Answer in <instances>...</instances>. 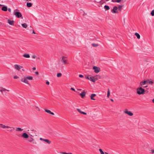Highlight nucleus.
Returning <instances> with one entry per match:
<instances>
[{
    "label": "nucleus",
    "instance_id": "f257e3e1",
    "mask_svg": "<svg viewBox=\"0 0 154 154\" xmlns=\"http://www.w3.org/2000/svg\"><path fill=\"white\" fill-rule=\"evenodd\" d=\"M137 93L139 95L143 94L145 92V90L142 87H140L137 89Z\"/></svg>",
    "mask_w": 154,
    "mask_h": 154
},
{
    "label": "nucleus",
    "instance_id": "f03ea898",
    "mask_svg": "<svg viewBox=\"0 0 154 154\" xmlns=\"http://www.w3.org/2000/svg\"><path fill=\"white\" fill-rule=\"evenodd\" d=\"M16 10H18L17 9H16V10L14 11V14L17 18H20L22 16V14L20 13L19 12H16Z\"/></svg>",
    "mask_w": 154,
    "mask_h": 154
},
{
    "label": "nucleus",
    "instance_id": "7ed1b4c3",
    "mask_svg": "<svg viewBox=\"0 0 154 154\" xmlns=\"http://www.w3.org/2000/svg\"><path fill=\"white\" fill-rule=\"evenodd\" d=\"M67 57L65 56H63L62 57L61 59V61L62 63L64 64H68L69 63L66 59Z\"/></svg>",
    "mask_w": 154,
    "mask_h": 154
},
{
    "label": "nucleus",
    "instance_id": "20e7f679",
    "mask_svg": "<svg viewBox=\"0 0 154 154\" xmlns=\"http://www.w3.org/2000/svg\"><path fill=\"white\" fill-rule=\"evenodd\" d=\"M124 112L125 113L127 114L130 116H132L133 115V114L132 112L130 111H128L127 109H125L124 110Z\"/></svg>",
    "mask_w": 154,
    "mask_h": 154
},
{
    "label": "nucleus",
    "instance_id": "39448f33",
    "mask_svg": "<svg viewBox=\"0 0 154 154\" xmlns=\"http://www.w3.org/2000/svg\"><path fill=\"white\" fill-rule=\"evenodd\" d=\"M93 69L94 70V71L96 73H98L100 71V68L94 66L93 67Z\"/></svg>",
    "mask_w": 154,
    "mask_h": 154
},
{
    "label": "nucleus",
    "instance_id": "423d86ee",
    "mask_svg": "<svg viewBox=\"0 0 154 154\" xmlns=\"http://www.w3.org/2000/svg\"><path fill=\"white\" fill-rule=\"evenodd\" d=\"M14 68L18 70H19L21 69L23 67L22 66L19 65L17 64H15L14 66Z\"/></svg>",
    "mask_w": 154,
    "mask_h": 154
},
{
    "label": "nucleus",
    "instance_id": "0eeeda50",
    "mask_svg": "<svg viewBox=\"0 0 154 154\" xmlns=\"http://www.w3.org/2000/svg\"><path fill=\"white\" fill-rule=\"evenodd\" d=\"M118 7L116 6H115L113 7V9L112 10L111 12L113 13H117L118 12L117 11L118 9Z\"/></svg>",
    "mask_w": 154,
    "mask_h": 154
},
{
    "label": "nucleus",
    "instance_id": "6e6552de",
    "mask_svg": "<svg viewBox=\"0 0 154 154\" xmlns=\"http://www.w3.org/2000/svg\"><path fill=\"white\" fill-rule=\"evenodd\" d=\"M6 128L11 129V130H8L7 131H12L14 130L15 128L13 127H11L8 126L6 125Z\"/></svg>",
    "mask_w": 154,
    "mask_h": 154
},
{
    "label": "nucleus",
    "instance_id": "1a4fd4ad",
    "mask_svg": "<svg viewBox=\"0 0 154 154\" xmlns=\"http://www.w3.org/2000/svg\"><path fill=\"white\" fill-rule=\"evenodd\" d=\"M21 81L25 83L29 84L28 81L27 80L26 77L23 78L21 79Z\"/></svg>",
    "mask_w": 154,
    "mask_h": 154
},
{
    "label": "nucleus",
    "instance_id": "9d476101",
    "mask_svg": "<svg viewBox=\"0 0 154 154\" xmlns=\"http://www.w3.org/2000/svg\"><path fill=\"white\" fill-rule=\"evenodd\" d=\"M22 137L24 138H27L29 137V135L26 133H24L22 134Z\"/></svg>",
    "mask_w": 154,
    "mask_h": 154
},
{
    "label": "nucleus",
    "instance_id": "9b49d317",
    "mask_svg": "<svg viewBox=\"0 0 154 154\" xmlns=\"http://www.w3.org/2000/svg\"><path fill=\"white\" fill-rule=\"evenodd\" d=\"M14 20H8V23L11 25L13 26L14 25Z\"/></svg>",
    "mask_w": 154,
    "mask_h": 154
},
{
    "label": "nucleus",
    "instance_id": "f8f14e48",
    "mask_svg": "<svg viewBox=\"0 0 154 154\" xmlns=\"http://www.w3.org/2000/svg\"><path fill=\"white\" fill-rule=\"evenodd\" d=\"M148 83V81H142L140 83V84L141 86H142Z\"/></svg>",
    "mask_w": 154,
    "mask_h": 154
},
{
    "label": "nucleus",
    "instance_id": "ddd939ff",
    "mask_svg": "<svg viewBox=\"0 0 154 154\" xmlns=\"http://www.w3.org/2000/svg\"><path fill=\"white\" fill-rule=\"evenodd\" d=\"M9 91V90H7L4 88H1V89H0V91L1 92V93H2V94H3V91Z\"/></svg>",
    "mask_w": 154,
    "mask_h": 154
},
{
    "label": "nucleus",
    "instance_id": "4468645a",
    "mask_svg": "<svg viewBox=\"0 0 154 154\" xmlns=\"http://www.w3.org/2000/svg\"><path fill=\"white\" fill-rule=\"evenodd\" d=\"M89 79V80H90V81H91L94 82H95L96 81L94 77L90 76Z\"/></svg>",
    "mask_w": 154,
    "mask_h": 154
},
{
    "label": "nucleus",
    "instance_id": "2eb2a0df",
    "mask_svg": "<svg viewBox=\"0 0 154 154\" xmlns=\"http://www.w3.org/2000/svg\"><path fill=\"white\" fill-rule=\"evenodd\" d=\"M96 96V94H92L91 95V99L92 100H95V99H94V97Z\"/></svg>",
    "mask_w": 154,
    "mask_h": 154
},
{
    "label": "nucleus",
    "instance_id": "dca6fc26",
    "mask_svg": "<svg viewBox=\"0 0 154 154\" xmlns=\"http://www.w3.org/2000/svg\"><path fill=\"white\" fill-rule=\"evenodd\" d=\"M85 92L84 91H83V92H82L81 94H80V95H81V97L82 98H83L85 96Z\"/></svg>",
    "mask_w": 154,
    "mask_h": 154
},
{
    "label": "nucleus",
    "instance_id": "f3484780",
    "mask_svg": "<svg viewBox=\"0 0 154 154\" xmlns=\"http://www.w3.org/2000/svg\"><path fill=\"white\" fill-rule=\"evenodd\" d=\"M23 130V129L20 128H16V130L17 131H22Z\"/></svg>",
    "mask_w": 154,
    "mask_h": 154
},
{
    "label": "nucleus",
    "instance_id": "a211bd4d",
    "mask_svg": "<svg viewBox=\"0 0 154 154\" xmlns=\"http://www.w3.org/2000/svg\"><path fill=\"white\" fill-rule=\"evenodd\" d=\"M32 3L30 2H27L26 3V6L28 7H30L32 6Z\"/></svg>",
    "mask_w": 154,
    "mask_h": 154
},
{
    "label": "nucleus",
    "instance_id": "6ab92c4d",
    "mask_svg": "<svg viewBox=\"0 0 154 154\" xmlns=\"http://www.w3.org/2000/svg\"><path fill=\"white\" fill-rule=\"evenodd\" d=\"M2 10L4 11H6L7 10V7L6 6H4L2 7Z\"/></svg>",
    "mask_w": 154,
    "mask_h": 154
},
{
    "label": "nucleus",
    "instance_id": "aec40b11",
    "mask_svg": "<svg viewBox=\"0 0 154 154\" xmlns=\"http://www.w3.org/2000/svg\"><path fill=\"white\" fill-rule=\"evenodd\" d=\"M44 141L46 142L48 144H50L51 143V141H50L49 140L47 139H45L44 140Z\"/></svg>",
    "mask_w": 154,
    "mask_h": 154
},
{
    "label": "nucleus",
    "instance_id": "412c9836",
    "mask_svg": "<svg viewBox=\"0 0 154 154\" xmlns=\"http://www.w3.org/2000/svg\"><path fill=\"white\" fill-rule=\"evenodd\" d=\"M135 35L137 36V38L139 39L140 38V35L139 34L137 33H135Z\"/></svg>",
    "mask_w": 154,
    "mask_h": 154
},
{
    "label": "nucleus",
    "instance_id": "4be33fe9",
    "mask_svg": "<svg viewBox=\"0 0 154 154\" xmlns=\"http://www.w3.org/2000/svg\"><path fill=\"white\" fill-rule=\"evenodd\" d=\"M23 56L24 57L26 58H29L30 57V55L29 54H24L23 55Z\"/></svg>",
    "mask_w": 154,
    "mask_h": 154
},
{
    "label": "nucleus",
    "instance_id": "5701e85b",
    "mask_svg": "<svg viewBox=\"0 0 154 154\" xmlns=\"http://www.w3.org/2000/svg\"><path fill=\"white\" fill-rule=\"evenodd\" d=\"M104 8L106 10H108L110 9V8L109 6L108 5H105L104 6Z\"/></svg>",
    "mask_w": 154,
    "mask_h": 154
},
{
    "label": "nucleus",
    "instance_id": "b1692460",
    "mask_svg": "<svg viewBox=\"0 0 154 154\" xmlns=\"http://www.w3.org/2000/svg\"><path fill=\"white\" fill-rule=\"evenodd\" d=\"M21 25L24 28H26L27 27V25L26 23H23Z\"/></svg>",
    "mask_w": 154,
    "mask_h": 154
},
{
    "label": "nucleus",
    "instance_id": "393cba45",
    "mask_svg": "<svg viewBox=\"0 0 154 154\" xmlns=\"http://www.w3.org/2000/svg\"><path fill=\"white\" fill-rule=\"evenodd\" d=\"M110 94V92L109 91V88L108 89V92H107V97L108 98H109V95Z\"/></svg>",
    "mask_w": 154,
    "mask_h": 154
},
{
    "label": "nucleus",
    "instance_id": "a878e982",
    "mask_svg": "<svg viewBox=\"0 0 154 154\" xmlns=\"http://www.w3.org/2000/svg\"><path fill=\"white\" fill-rule=\"evenodd\" d=\"M34 139H33V138L30 137V138H29L28 139V141H29V142H33L34 140Z\"/></svg>",
    "mask_w": 154,
    "mask_h": 154
},
{
    "label": "nucleus",
    "instance_id": "bb28decb",
    "mask_svg": "<svg viewBox=\"0 0 154 154\" xmlns=\"http://www.w3.org/2000/svg\"><path fill=\"white\" fill-rule=\"evenodd\" d=\"M0 125L2 126V127H1L2 128H3V129L6 128V125H3L2 124H0Z\"/></svg>",
    "mask_w": 154,
    "mask_h": 154
},
{
    "label": "nucleus",
    "instance_id": "cd10ccee",
    "mask_svg": "<svg viewBox=\"0 0 154 154\" xmlns=\"http://www.w3.org/2000/svg\"><path fill=\"white\" fill-rule=\"evenodd\" d=\"M26 77V78L27 79L32 80L33 79L32 77L31 76H29V77L27 76Z\"/></svg>",
    "mask_w": 154,
    "mask_h": 154
},
{
    "label": "nucleus",
    "instance_id": "c85d7f7f",
    "mask_svg": "<svg viewBox=\"0 0 154 154\" xmlns=\"http://www.w3.org/2000/svg\"><path fill=\"white\" fill-rule=\"evenodd\" d=\"M57 76L58 77H60L61 76H62V74L61 73H58L57 74Z\"/></svg>",
    "mask_w": 154,
    "mask_h": 154
},
{
    "label": "nucleus",
    "instance_id": "c756f323",
    "mask_svg": "<svg viewBox=\"0 0 154 154\" xmlns=\"http://www.w3.org/2000/svg\"><path fill=\"white\" fill-rule=\"evenodd\" d=\"M99 151L100 152L101 154H104V153L103 151L101 149H99Z\"/></svg>",
    "mask_w": 154,
    "mask_h": 154
},
{
    "label": "nucleus",
    "instance_id": "7c9ffc66",
    "mask_svg": "<svg viewBox=\"0 0 154 154\" xmlns=\"http://www.w3.org/2000/svg\"><path fill=\"white\" fill-rule=\"evenodd\" d=\"M35 108L36 110L37 111H39L40 110V109L37 106H35Z\"/></svg>",
    "mask_w": 154,
    "mask_h": 154
},
{
    "label": "nucleus",
    "instance_id": "2f4dec72",
    "mask_svg": "<svg viewBox=\"0 0 154 154\" xmlns=\"http://www.w3.org/2000/svg\"><path fill=\"white\" fill-rule=\"evenodd\" d=\"M45 111L47 112L49 114H50V113L51 112V111L50 110H47V109H45Z\"/></svg>",
    "mask_w": 154,
    "mask_h": 154
},
{
    "label": "nucleus",
    "instance_id": "473e14b6",
    "mask_svg": "<svg viewBox=\"0 0 154 154\" xmlns=\"http://www.w3.org/2000/svg\"><path fill=\"white\" fill-rule=\"evenodd\" d=\"M60 153L62 154H72V153L69 152V153H66V152H60Z\"/></svg>",
    "mask_w": 154,
    "mask_h": 154
},
{
    "label": "nucleus",
    "instance_id": "72a5a7b5",
    "mask_svg": "<svg viewBox=\"0 0 154 154\" xmlns=\"http://www.w3.org/2000/svg\"><path fill=\"white\" fill-rule=\"evenodd\" d=\"M92 45L94 47H96L98 46V45L97 44H95L94 43L92 44Z\"/></svg>",
    "mask_w": 154,
    "mask_h": 154
},
{
    "label": "nucleus",
    "instance_id": "f704fd0d",
    "mask_svg": "<svg viewBox=\"0 0 154 154\" xmlns=\"http://www.w3.org/2000/svg\"><path fill=\"white\" fill-rule=\"evenodd\" d=\"M76 110L80 113H82V111H81L79 109L77 108Z\"/></svg>",
    "mask_w": 154,
    "mask_h": 154
},
{
    "label": "nucleus",
    "instance_id": "c9c22d12",
    "mask_svg": "<svg viewBox=\"0 0 154 154\" xmlns=\"http://www.w3.org/2000/svg\"><path fill=\"white\" fill-rule=\"evenodd\" d=\"M151 14L152 16H154V10H153L152 11Z\"/></svg>",
    "mask_w": 154,
    "mask_h": 154
},
{
    "label": "nucleus",
    "instance_id": "e433bc0d",
    "mask_svg": "<svg viewBox=\"0 0 154 154\" xmlns=\"http://www.w3.org/2000/svg\"><path fill=\"white\" fill-rule=\"evenodd\" d=\"M148 83L149 84L152 85L153 84V82L152 81H151L148 82Z\"/></svg>",
    "mask_w": 154,
    "mask_h": 154
},
{
    "label": "nucleus",
    "instance_id": "4c0bfd02",
    "mask_svg": "<svg viewBox=\"0 0 154 154\" xmlns=\"http://www.w3.org/2000/svg\"><path fill=\"white\" fill-rule=\"evenodd\" d=\"M122 7V6L121 5H119L118 6V8L119 9V10H120L121 9Z\"/></svg>",
    "mask_w": 154,
    "mask_h": 154
},
{
    "label": "nucleus",
    "instance_id": "58836bf2",
    "mask_svg": "<svg viewBox=\"0 0 154 154\" xmlns=\"http://www.w3.org/2000/svg\"><path fill=\"white\" fill-rule=\"evenodd\" d=\"M19 78V77L17 75L15 76L14 77V79H17Z\"/></svg>",
    "mask_w": 154,
    "mask_h": 154
},
{
    "label": "nucleus",
    "instance_id": "ea45409f",
    "mask_svg": "<svg viewBox=\"0 0 154 154\" xmlns=\"http://www.w3.org/2000/svg\"><path fill=\"white\" fill-rule=\"evenodd\" d=\"M121 0H116V2L119 3L121 1Z\"/></svg>",
    "mask_w": 154,
    "mask_h": 154
},
{
    "label": "nucleus",
    "instance_id": "a19ab883",
    "mask_svg": "<svg viewBox=\"0 0 154 154\" xmlns=\"http://www.w3.org/2000/svg\"><path fill=\"white\" fill-rule=\"evenodd\" d=\"M79 77L80 78H83V76L82 75H79Z\"/></svg>",
    "mask_w": 154,
    "mask_h": 154
},
{
    "label": "nucleus",
    "instance_id": "79ce46f5",
    "mask_svg": "<svg viewBox=\"0 0 154 154\" xmlns=\"http://www.w3.org/2000/svg\"><path fill=\"white\" fill-rule=\"evenodd\" d=\"M32 57L33 58H35L36 57V56L35 55H33L32 56Z\"/></svg>",
    "mask_w": 154,
    "mask_h": 154
},
{
    "label": "nucleus",
    "instance_id": "37998d69",
    "mask_svg": "<svg viewBox=\"0 0 154 154\" xmlns=\"http://www.w3.org/2000/svg\"><path fill=\"white\" fill-rule=\"evenodd\" d=\"M70 89L71 90H72L74 91H75V89H74L73 88H70Z\"/></svg>",
    "mask_w": 154,
    "mask_h": 154
},
{
    "label": "nucleus",
    "instance_id": "c03bdc74",
    "mask_svg": "<svg viewBox=\"0 0 154 154\" xmlns=\"http://www.w3.org/2000/svg\"><path fill=\"white\" fill-rule=\"evenodd\" d=\"M151 152L153 154H154V150H151Z\"/></svg>",
    "mask_w": 154,
    "mask_h": 154
},
{
    "label": "nucleus",
    "instance_id": "a18cd8bd",
    "mask_svg": "<svg viewBox=\"0 0 154 154\" xmlns=\"http://www.w3.org/2000/svg\"><path fill=\"white\" fill-rule=\"evenodd\" d=\"M35 74L36 75H37L38 74V72H35Z\"/></svg>",
    "mask_w": 154,
    "mask_h": 154
},
{
    "label": "nucleus",
    "instance_id": "49530a36",
    "mask_svg": "<svg viewBox=\"0 0 154 154\" xmlns=\"http://www.w3.org/2000/svg\"><path fill=\"white\" fill-rule=\"evenodd\" d=\"M82 114H83L85 115H86L87 114V113L86 112H82Z\"/></svg>",
    "mask_w": 154,
    "mask_h": 154
},
{
    "label": "nucleus",
    "instance_id": "de8ad7c7",
    "mask_svg": "<svg viewBox=\"0 0 154 154\" xmlns=\"http://www.w3.org/2000/svg\"><path fill=\"white\" fill-rule=\"evenodd\" d=\"M46 84L48 85H49V82L48 81H47L46 82Z\"/></svg>",
    "mask_w": 154,
    "mask_h": 154
},
{
    "label": "nucleus",
    "instance_id": "09e8293b",
    "mask_svg": "<svg viewBox=\"0 0 154 154\" xmlns=\"http://www.w3.org/2000/svg\"><path fill=\"white\" fill-rule=\"evenodd\" d=\"M50 114H51L52 115H54V113L53 112H51Z\"/></svg>",
    "mask_w": 154,
    "mask_h": 154
},
{
    "label": "nucleus",
    "instance_id": "8fccbe9b",
    "mask_svg": "<svg viewBox=\"0 0 154 154\" xmlns=\"http://www.w3.org/2000/svg\"><path fill=\"white\" fill-rule=\"evenodd\" d=\"M44 139H43V138H40V140H43V141H44Z\"/></svg>",
    "mask_w": 154,
    "mask_h": 154
},
{
    "label": "nucleus",
    "instance_id": "3c124183",
    "mask_svg": "<svg viewBox=\"0 0 154 154\" xmlns=\"http://www.w3.org/2000/svg\"><path fill=\"white\" fill-rule=\"evenodd\" d=\"M8 10L10 12H11V9L10 8H8Z\"/></svg>",
    "mask_w": 154,
    "mask_h": 154
},
{
    "label": "nucleus",
    "instance_id": "603ef678",
    "mask_svg": "<svg viewBox=\"0 0 154 154\" xmlns=\"http://www.w3.org/2000/svg\"><path fill=\"white\" fill-rule=\"evenodd\" d=\"M32 69L34 70H35L36 69V68L35 67H33V68H32Z\"/></svg>",
    "mask_w": 154,
    "mask_h": 154
},
{
    "label": "nucleus",
    "instance_id": "864d4df0",
    "mask_svg": "<svg viewBox=\"0 0 154 154\" xmlns=\"http://www.w3.org/2000/svg\"><path fill=\"white\" fill-rule=\"evenodd\" d=\"M90 76H88L87 77H86V79H88V80H89V77H90Z\"/></svg>",
    "mask_w": 154,
    "mask_h": 154
},
{
    "label": "nucleus",
    "instance_id": "5fc2aeb1",
    "mask_svg": "<svg viewBox=\"0 0 154 154\" xmlns=\"http://www.w3.org/2000/svg\"><path fill=\"white\" fill-rule=\"evenodd\" d=\"M112 2H116V0H112Z\"/></svg>",
    "mask_w": 154,
    "mask_h": 154
},
{
    "label": "nucleus",
    "instance_id": "6e6d98bb",
    "mask_svg": "<svg viewBox=\"0 0 154 154\" xmlns=\"http://www.w3.org/2000/svg\"><path fill=\"white\" fill-rule=\"evenodd\" d=\"M32 34H35V32H34V30L32 32Z\"/></svg>",
    "mask_w": 154,
    "mask_h": 154
},
{
    "label": "nucleus",
    "instance_id": "4d7b16f0",
    "mask_svg": "<svg viewBox=\"0 0 154 154\" xmlns=\"http://www.w3.org/2000/svg\"><path fill=\"white\" fill-rule=\"evenodd\" d=\"M148 87V86L147 85H146V86H144L143 87V88H146V87Z\"/></svg>",
    "mask_w": 154,
    "mask_h": 154
},
{
    "label": "nucleus",
    "instance_id": "13d9d810",
    "mask_svg": "<svg viewBox=\"0 0 154 154\" xmlns=\"http://www.w3.org/2000/svg\"><path fill=\"white\" fill-rule=\"evenodd\" d=\"M110 100L112 102L113 101V100L112 99H110Z\"/></svg>",
    "mask_w": 154,
    "mask_h": 154
},
{
    "label": "nucleus",
    "instance_id": "bf43d9fd",
    "mask_svg": "<svg viewBox=\"0 0 154 154\" xmlns=\"http://www.w3.org/2000/svg\"><path fill=\"white\" fill-rule=\"evenodd\" d=\"M152 102L153 103H154V99L152 100Z\"/></svg>",
    "mask_w": 154,
    "mask_h": 154
},
{
    "label": "nucleus",
    "instance_id": "052dcab7",
    "mask_svg": "<svg viewBox=\"0 0 154 154\" xmlns=\"http://www.w3.org/2000/svg\"><path fill=\"white\" fill-rule=\"evenodd\" d=\"M78 90H79V91H81V90H82V89H78Z\"/></svg>",
    "mask_w": 154,
    "mask_h": 154
},
{
    "label": "nucleus",
    "instance_id": "680f3d73",
    "mask_svg": "<svg viewBox=\"0 0 154 154\" xmlns=\"http://www.w3.org/2000/svg\"><path fill=\"white\" fill-rule=\"evenodd\" d=\"M105 154H108V153H107L106 152H105Z\"/></svg>",
    "mask_w": 154,
    "mask_h": 154
},
{
    "label": "nucleus",
    "instance_id": "e2e57ef3",
    "mask_svg": "<svg viewBox=\"0 0 154 154\" xmlns=\"http://www.w3.org/2000/svg\"><path fill=\"white\" fill-rule=\"evenodd\" d=\"M33 143H35V144H36V142H35V143L33 142Z\"/></svg>",
    "mask_w": 154,
    "mask_h": 154
},
{
    "label": "nucleus",
    "instance_id": "0e129e2a",
    "mask_svg": "<svg viewBox=\"0 0 154 154\" xmlns=\"http://www.w3.org/2000/svg\"><path fill=\"white\" fill-rule=\"evenodd\" d=\"M1 23L0 22V26L1 25Z\"/></svg>",
    "mask_w": 154,
    "mask_h": 154
},
{
    "label": "nucleus",
    "instance_id": "69168bd1",
    "mask_svg": "<svg viewBox=\"0 0 154 154\" xmlns=\"http://www.w3.org/2000/svg\"><path fill=\"white\" fill-rule=\"evenodd\" d=\"M8 130H11V129H9Z\"/></svg>",
    "mask_w": 154,
    "mask_h": 154
}]
</instances>
